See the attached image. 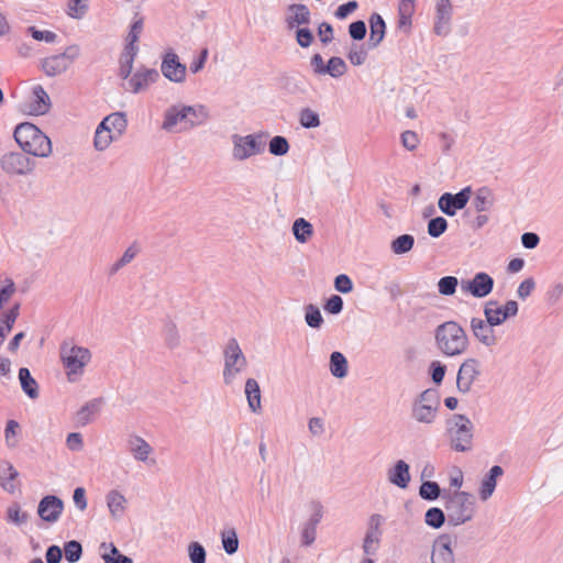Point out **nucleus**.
<instances>
[{"mask_svg": "<svg viewBox=\"0 0 563 563\" xmlns=\"http://www.w3.org/2000/svg\"><path fill=\"white\" fill-rule=\"evenodd\" d=\"M434 341L437 349L448 357L460 356L470 346L465 329L453 320L445 321L435 328Z\"/></svg>", "mask_w": 563, "mask_h": 563, "instance_id": "obj_1", "label": "nucleus"}, {"mask_svg": "<svg viewBox=\"0 0 563 563\" xmlns=\"http://www.w3.org/2000/svg\"><path fill=\"white\" fill-rule=\"evenodd\" d=\"M442 499L449 526L457 527L474 518L476 498L473 494L463 490L445 492L442 495Z\"/></svg>", "mask_w": 563, "mask_h": 563, "instance_id": "obj_2", "label": "nucleus"}, {"mask_svg": "<svg viewBox=\"0 0 563 563\" xmlns=\"http://www.w3.org/2000/svg\"><path fill=\"white\" fill-rule=\"evenodd\" d=\"M13 136L21 150L26 154L47 157L52 153L49 137L33 123L23 122L18 124Z\"/></svg>", "mask_w": 563, "mask_h": 563, "instance_id": "obj_3", "label": "nucleus"}, {"mask_svg": "<svg viewBox=\"0 0 563 563\" xmlns=\"http://www.w3.org/2000/svg\"><path fill=\"white\" fill-rule=\"evenodd\" d=\"M59 356L68 382L76 383L84 375L85 367L91 360V352L87 347L64 341L59 347Z\"/></svg>", "mask_w": 563, "mask_h": 563, "instance_id": "obj_4", "label": "nucleus"}, {"mask_svg": "<svg viewBox=\"0 0 563 563\" xmlns=\"http://www.w3.org/2000/svg\"><path fill=\"white\" fill-rule=\"evenodd\" d=\"M445 424L451 449L456 452L471 451L474 437V426L471 419L465 415L454 413L446 420Z\"/></svg>", "mask_w": 563, "mask_h": 563, "instance_id": "obj_5", "label": "nucleus"}, {"mask_svg": "<svg viewBox=\"0 0 563 563\" xmlns=\"http://www.w3.org/2000/svg\"><path fill=\"white\" fill-rule=\"evenodd\" d=\"M224 368L223 382L225 385H231L236 375L240 374L247 366V361L243 354L239 342L235 338H231L223 351Z\"/></svg>", "mask_w": 563, "mask_h": 563, "instance_id": "obj_6", "label": "nucleus"}, {"mask_svg": "<svg viewBox=\"0 0 563 563\" xmlns=\"http://www.w3.org/2000/svg\"><path fill=\"white\" fill-rule=\"evenodd\" d=\"M267 136L266 133L249 134L241 136L234 134L233 141V157L238 161H244L253 155L261 154L265 150L263 137Z\"/></svg>", "mask_w": 563, "mask_h": 563, "instance_id": "obj_7", "label": "nucleus"}, {"mask_svg": "<svg viewBox=\"0 0 563 563\" xmlns=\"http://www.w3.org/2000/svg\"><path fill=\"white\" fill-rule=\"evenodd\" d=\"M35 162L22 152H8L0 157V167L8 175H27L33 172Z\"/></svg>", "mask_w": 563, "mask_h": 563, "instance_id": "obj_8", "label": "nucleus"}, {"mask_svg": "<svg viewBox=\"0 0 563 563\" xmlns=\"http://www.w3.org/2000/svg\"><path fill=\"white\" fill-rule=\"evenodd\" d=\"M482 375V363L476 357L465 358L459 367L456 388L462 394H468L474 382Z\"/></svg>", "mask_w": 563, "mask_h": 563, "instance_id": "obj_9", "label": "nucleus"}, {"mask_svg": "<svg viewBox=\"0 0 563 563\" xmlns=\"http://www.w3.org/2000/svg\"><path fill=\"white\" fill-rule=\"evenodd\" d=\"M310 66L314 75L324 76L329 75L333 78H339L347 71V65L343 58L332 56L324 63L322 56L316 53L310 58Z\"/></svg>", "mask_w": 563, "mask_h": 563, "instance_id": "obj_10", "label": "nucleus"}, {"mask_svg": "<svg viewBox=\"0 0 563 563\" xmlns=\"http://www.w3.org/2000/svg\"><path fill=\"white\" fill-rule=\"evenodd\" d=\"M472 197V187L466 186L456 194L444 192L438 200V207L442 213L453 217L459 210L466 207Z\"/></svg>", "mask_w": 563, "mask_h": 563, "instance_id": "obj_11", "label": "nucleus"}, {"mask_svg": "<svg viewBox=\"0 0 563 563\" xmlns=\"http://www.w3.org/2000/svg\"><path fill=\"white\" fill-rule=\"evenodd\" d=\"M385 518L379 514H373L367 522V530L363 540L362 549L366 555H375L379 548L383 536L382 525Z\"/></svg>", "mask_w": 563, "mask_h": 563, "instance_id": "obj_12", "label": "nucleus"}, {"mask_svg": "<svg viewBox=\"0 0 563 563\" xmlns=\"http://www.w3.org/2000/svg\"><path fill=\"white\" fill-rule=\"evenodd\" d=\"M494 285V278L485 272H478L473 278L461 282L462 290L474 298L487 297L493 291Z\"/></svg>", "mask_w": 563, "mask_h": 563, "instance_id": "obj_13", "label": "nucleus"}, {"mask_svg": "<svg viewBox=\"0 0 563 563\" xmlns=\"http://www.w3.org/2000/svg\"><path fill=\"white\" fill-rule=\"evenodd\" d=\"M495 327L490 320L473 317L470 321V328L473 336L484 346L493 347L498 343V338L495 333Z\"/></svg>", "mask_w": 563, "mask_h": 563, "instance_id": "obj_14", "label": "nucleus"}, {"mask_svg": "<svg viewBox=\"0 0 563 563\" xmlns=\"http://www.w3.org/2000/svg\"><path fill=\"white\" fill-rule=\"evenodd\" d=\"M161 70L164 77L173 82L180 84L186 79L187 67L180 63L178 55L173 49L166 51L163 55Z\"/></svg>", "mask_w": 563, "mask_h": 563, "instance_id": "obj_15", "label": "nucleus"}, {"mask_svg": "<svg viewBox=\"0 0 563 563\" xmlns=\"http://www.w3.org/2000/svg\"><path fill=\"white\" fill-rule=\"evenodd\" d=\"M64 508L65 504L60 497L45 495L37 505V515L43 521L52 525L59 520Z\"/></svg>", "mask_w": 563, "mask_h": 563, "instance_id": "obj_16", "label": "nucleus"}, {"mask_svg": "<svg viewBox=\"0 0 563 563\" xmlns=\"http://www.w3.org/2000/svg\"><path fill=\"white\" fill-rule=\"evenodd\" d=\"M159 78V74L155 68H146L141 66L128 80L126 90L137 93L145 90L150 84L156 82Z\"/></svg>", "mask_w": 563, "mask_h": 563, "instance_id": "obj_17", "label": "nucleus"}, {"mask_svg": "<svg viewBox=\"0 0 563 563\" xmlns=\"http://www.w3.org/2000/svg\"><path fill=\"white\" fill-rule=\"evenodd\" d=\"M452 539L448 533L440 534L433 542L432 563H455L454 553L451 548Z\"/></svg>", "mask_w": 563, "mask_h": 563, "instance_id": "obj_18", "label": "nucleus"}, {"mask_svg": "<svg viewBox=\"0 0 563 563\" xmlns=\"http://www.w3.org/2000/svg\"><path fill=\"white\" fill-rule=\"evenodd\" d=\"M452 19V4L450 0H437L435 22L433 31L439 36H446L450 33Z\"/></svg>", "mask_w": 563, "mask_h": 563, "instance_id": "obj_19", "label": "nucleus"}, {"mask_svg": "<svg viewBox=\"0 0 563 563\" xmlns=\"http://www.w3.org/2000/svg\"><path fill=\"white\" fill-rule=\"evenodd\" d=\"M287 11L291 14L286 15L285 22L288 30L308 25L311 22V12L306 4L292 3L287 7Z\"/></svg>", "mask_w": 563, "mask_h": 563, "instance_id": "obj_20", "label": "nucleus"}, {"mask_svg": "<svg viewBox=\"0 0 563 563\" xmlns=\"http://www.w3.org/2000/svg\"><path fill=\"white\" fill-rule=\"evenodd\" d=\"M180 123L183 124V128L179 130H189V117L186 111H184V106H172L169 107L164 114V122L162 124V128L165 131L172 132L174 131L175 126Z\"/></svg>", "mask_w": 563, "mask_h": 563, "instance_id": "obj_21", "label": "nucleus"}, {"mask_svg": "<svg viewBox=\"0 0 563 563\" xmlns=\"http://www.w3.org/2000/svg\"><path fill=\"white\" fill-rule=\"evenodd\" d=\"M33 99L27 104L26 112L31 115H43L46 114L51 107V98L45 89L41 85H36L32 89Z\"/></svg>", "mask_w": 563, "mask_h": 563, "instance_id": "obj_22", "label": "nucleus"}, {"mask_svg": "<svg viewBox=\"0 0 563 563\" xmlns=\"http://www.w3.org/2000/svg\"><path fill=\"white\" fill-rule=\"evenodd\" d=\"M369 23V37L366 42V45L369 49H374L379 46L383 42L386 34V23L383 16L373 12L368 19Z\"/></svg>", "mask_w": 563, "mask_h": 563, "instance_id": "obj_23", "label": "nucleus"}, {"mask_svg": "<svg viewBox=\"0 0 563 563\" xmlns=\"http://www.w3.org/2000/svg\"><path fill=\"white\" fill-rule=\"evenodd\" d=\"M19 477V472L15 470L13 464L9 461L0 462V487L9 493L14 494L16 490L15 481Z\"/></svg>", "mask_w": 563, "mask_h": 563, "instance_id": "obj_24", "label": "nucleus"}, {"mask_svg": "<svg viewBox=\"0 0 563 563\" xmlns=\"http://www.w3.org/2000/svg\"><path fill=\"white\" fill-rule=\"evenodd\" d=\"M409 468L404 460L397 461L388 471V481L399 488H407L410 482Z\"/></svg>", "mask_w": 563, "mask_h": 563, "instance_id": "obj_25", "label": "nucleus"}, {"mask_svg": "<svg viewBox=\"0 0 563 563\" xmlns=\"http://www.w3.org/2000/svg\"><path fill=\"white\" fill-rule=\"evenodd\" d=\"M504 474V470L499 465L490 467L488 473L483 477L479 487V497L482 500H487L495 492L497 478Z\"/></svg>", "mask_w": 563, "mask_h": 563, "instance_id": "obj_26", "label": "nucleus"}, {"mask_svg": "<svg viewBox=\"0 0 563 563\" xmlns=\"http://www.w3.org/2000/svg\"><path fill=\"white\" fill-rule=\"evenodd\" d=\"M495 205V198L490 188H478L472 199L471 206L477 213L489 211Z\"/></svg>", "mask_w": 563, "mask_h": 563, "instance_id": "obj_27", "label": "nucleus"}, {"mask_svg": "<svg viewBox=\"0 0 563 563\" xmlns=\"http://www.w3.org/2000/svg\"><path fill=\"white\" fill-rule=\"evenodd\" d=\"M438 412L439 410L434 408L412 401L410 417L419 423L432 424L437 419Z\"/></svg>", "mask_w": 563, "mask_h": 563, "instance_id": "obj_28", "label": "nucleus"}, {"mask_svg": "<svg viewBox=\"0 0 563 563\" xmlns=\"http://www.w3.org/2000/svg\"><path fill=\"white\" fill-rule=\"evenodd\" d=\"M249 407L251 411L258 413L262 410L261 404V388L256 379L247 378L244 389Z\"/></svg>", "mask_w": 563, "mask_h": 563, "instance_id": "obj_29", "label": "nucleus"}, {"mask_svg": "<svg viewBox=\"0 0 563 563\" xmlns=\"http://www.w3.org/2000/svg\"><path fill=\"white\" fill-rule=\"evenodd\" d=\"M65 60L66 59H64L59 54L48 56L42 59V69L47 76L55 77L65 73L69 68V65Z\"/></svg>", "mask_w": 563, "mask_h": 563, "instance_id": "obj_30", "label": "nucleus"}, {"mask_svg": "<svg viewBox=\"0 0 563 563\" xmlns=\"http://www.w3.org/2000/svg\"><path fill=\"white\" fill-rule=\"evenodd\" d=\"M19 382L23 393L31 399H36L38 397V384L31 375V372L27 367H21L19 369Z\"/></svg>", "mask_w": 563, "mask_h": 563, "instance_id": "obj_31", "label": "nucleus"}, {"mask_svg": "<svg viewBox=\"0 0 563 563\" xmlns=\"http://www.w3.org/2000/svg\"><path fill=\"white\" fill-rule=\"evenodd\" d=\"M125 497L118 490L112 489L107 495V505L111 516L114 519H119L122 517L125 510Z\"/></svg>", "mask_w": 563, "mask_h": 563, "instance_id": "obj_32", "label": "nucleus"}, {"mask_svg": "<svg viewBox=\"0 0 563 563\" xmlns=\"http://www.w3.org/2000/svg\"><path fill=\"white\" fill-rule=\"evenodd\" d=\"M103 398H95L86 402L76 413L77 424L86 426L91 421V416L99 411Z\"/></svg>", "mask_w": 563, "mask_h": 563, "instance_id": "obj_33", "label": "nucleus"}, {"mask_svg": "<svg viewBox=\"0 0 563 563\" xmlns=\"http://www.w3.org/2000/svg\"><path fill=\"white\" fill-rule=\"evenodd\" d=\"M349 363L343 353L334 351L330 355V373L335 378H344L347 375Z\"/></svg>", "mask_w": 563, "mask_h": 563, "instance_id": "obj_34", "label": "nucleus"}, {"mask_svg": "<svg viewBox=\"0 0 563 563\" xmlns=\"http://www.w3.org/2000/svg\"><path fill=\"white\" fill-rule=\"evenodd\" d=\"M291 230L295 239L301 244L308 242L313 235V227L305 218L296 219Z\"/></svg>", "mask_w": 563, "mask_h": 563, "instance_id": "obj_35", "label": "nucleus"}, {"mask_svg": "<svg viewBox=\"0 0 563 563\" xmlns=\"http://www.w3.org/2000/svg\"><path fill=\"white\" fill-rule=\"evenodd\" d=\"M484 316L486 319L490 320L494 324L501 325L508 317H506V312L503 306H498L496 300H488L484 306Z\"/></svg>", "mask_w": 563, "mask_h": 563, "instance_id": "obj_36", "label": "nucleus"}, {"mask_svg": "<svg viewBox=\"0 0 563 563\" xmlns=\"http://www.w3.org/2000/svg\"><path fill=\"white\" fill-rule=\"evenodd\" d=\"M162 333L168 349L174 350L180 345V335L176 323L172 319L164 320Z\"/></svg>", "mask_w": 563, "mask_h": 563, "instance_id": "obj_37", "label": "nucleus"}, {"mask_svg": "<svg viewBox=\"0 0 563 563\" xmlns=\"http://www.w3.org/2000/svg\"><path fill=\"white\" fill-rule=\"evenodd\" d=\"M184 111H186L188 113L189 128H195V126L201 125L209 118L208 109L202 104L184 106Z\"/></svg>", "mask_w": 563, "mask_h": 563, "instance_id": "obj_38", "label": "nucleus"}, {"mask_svg": "<svg viewBox=\"0 0 563 563\" xmlns=\"http://www.w3.org/2000/svg\"><path fill=\"white\" fill-rule=\"evenodd\" d=\"M131 452L137 461L145 462L152 452L151 445L141 437H133L129 440Z\"/></svg>", "mask_w": 563, "mask_h": 563, "instance_id": "obj_39", "label": "nucleus"}, {"mask_svg": "<svg viewBox=\"0 0 563 563\" xmlns=\"http://www.w3.org/2000/svg\"><path fill=\"white\" fill-rule=\"evenodd\" d=\"M424 522L432 529H440L448 522L446 510L439 507H431L424 514Z\"/></svg>", "mask_w": 563, "mask_h": 563, "instance_id": "obj_40", "label": "nucleus"}, {"mask_svg": "<svg viewBox=\"0 0 563 563\" xmlns=\"http://www.w3.org/2000/svg\"><path fill=\"white\" fill-rule=\"evenodd\" d=\"M415 238L411 234H401L394 239L390 243V250L396 255H402L412 250Z\"/></svg>", "mask_w": 563, "mask_h": 563, "instance_id": "obj_41", "label": "nucleus"}, {"mask_svg": "<svg viewBox=\"0 0 563 563\" xmlns=\"http://www.w3.org/2000/svg\"><path fill=\"white\" fill-rule=\"evenodd\" d=\"M101 123L107 128H111V131H117L119 135H121L128 126V120L124 112L111 113L106 117Z\"/></svg>", "mask_w": 563, "mask_h": 563, "instance_id": "obj_42", "label": "nucleus"}, {"mask_svg": "<svg viewBox=\"0 0 563 563\" xmlns=\"http://www.w3.org/2000/svg\"><path fill=\"white\" fill-rule=\"evenodd\" d=\"M112 141L113 136L111 134V128H107L100 122L95 133V148L97 151H104L106 148H108Z\"/></svg>", "mask_w": 563, "mask_h": 563, "instance_id": "obj_43", "label": "nucleus"}, {"mask_svg": "<svg viewBox=\"0 0 563 563\" xmlns=\"http://www.w3.org/2000/svg\"><path fill=\"white\" fill-rule=\"evenodd\" d=\"M419 496L423 500L433 501L442 496V490L437 482L423 481L419 487Z\"/></svg>", "mask_w": 563, "mask_h": 563, "instance_id": "obj_44", "label": "nucleus"}, {"mask_svg": "<svg viewBox=\"0 0 563 563\" xmlns=\"http://www.w3.org/2000/svg\"><path fill=\"white\" fill-rule=\"evenodd\" d=\"M413 401L420 402L421 405L429 406L430 408H434L440 410V394L437 388H427L422 393H420Z\"/></svg>", "mask_w": 563, "mask_h": 563, "instance_id": "obj_45", "label": "nucleus"}, {"mask_svg": "<svg viewBox=\"0 0 563 563\" xmlns=\"http://www.w3.org/2000/svg\"><path fill=\"white\" fill-rule=\"evenodd\" d=\"M305 321L312 329H320L324 322L320 309L312 303L305 307Z\"/></svg>", "mask_w": 563, "mask_h": 563, "instance_id": "obj_46", "label": "nucleus"}, {"mask_svg": "<svg viewBox=\"0 0 563 563\" xmlns=\"http://www.w3.org/2000/svg\"><path fill=\"white\" fill-rule=\"evenodd\" d=\"M63 553L68 563H76L82 556V545L77 540H70L65 542Z\"/></svg>", "mask_w": 563, "mask_h": 563, "instance_id": "obj_47", "label": "nucleus"}, {"mask_svg": "<svg viewBox=\"0 0 563 563\" xmlns=\"http://www.w3.org/2000/svg\"><path fill=\"white\" fill-rule=\"evenodd\" d=\"M8 522L14 523L16 526H22L27 522L29 514L21 510V507L18 503H12L7 509Z\"/></svg>", "mask_w": 563, "mask_h": 563, "instance_id": "obj_48", "label": "nucleus"}, {"mask_svg": "<svg viewBox=\"0 0 563 563\" xmlns=\"http://www.w3.org/2000/svg\"><path fill=\"white\" fill-rule=\"evenodd\" d=\"M369 48L365 46V44H352L349 53H347V59L350 63L354 66H361L363 65L367 59V51Z\"/></svg>", "mask_w": 563, "mask_h": 563, "instance_id": "obj_49", "label": "nucleus"}, {"mask_svg": "<svg viewBox=\"0 0 563 563\" xmlns=\"http://www.w3.org/2000/svg\"><path fill=\"white\" fill-rule=\"evenodd\" d=\"M289 143L285 136L276 135L268 143V152L274 156H284L289 152Z\"/></svg>", "mask_w": 563, "mask_h": 563, "instance_id": "obj_50", "label": "nucleus"}, {"mask_svg": "<svg viewBox=\"0 0 563 563\" xmlns=\"http://www.w3.org/2000/svg\"><path fill=\"white\" fill-rule=\"evenodd\" d=\"M222 547L227 554L232 555L239 550V538L234 529L221 533Z\"/></svg>", "mask_w": 563, "mask_h": 563, "instance_id": "obj_51", "label": "nucleus"}, {"mask_svg": "<svg viewBox=\"0 0 563 563\" xmlns=\"http://www.w3.org/2000/svg\"><path fill=\"white\" fill-rule=\"evenodd\" d=\"M299 122L305 129L318 128L321 124L319 114L310 108H303L300 110Z\"/></svg>", "mask_w": 563, "mask_h": 563, "instance_id": "obj_52", "label": "nucleus"}, {"mask_svg": "<svg viewBox=\"0 0 563 563\" xmlns=\"http://www.w3.org/2000/svg\"><path fill=\"white\" fill-rule=\"evenodd\" d=\"M413 12L415 7H407L406 4L398 5V29L404 30L406 33L410 32Z\"/></svg>", "mask_w": 563, "mask_h": 563, "instance_id": "obj_53", "label": "nucleus"}, {"mask_svg": "<svg viewBox=\"0 0 563 563\" xmlns=\"http://www.w3.org/2000/svg\"><path fill=\"white\" fill-rule=\"evenodd\" d=\"M449 223L445 218L439 216L429 220L427 225L428 234L431 238H440L446 230Z\"/></svg>", "mask_w": 563, "mask_h": 563, "instance_id": "obj_54", "label": "nucleus"}, {"mask_svg": "<svg viewBox=\"0 0 563 563\" xmlns=\"http://www.w3.org/2000/svg\"><path fill=\"white\" fill-rule=\"evenodd\" d=\"M459 279L455 276H444L438 282V291L442 296H453L456 291Z\"/></svg>", "mask_w": 563, "mask_h": 563, "instance_id": "obj_55", "label": "nucleus"}, {"mask_svg": "<svg viewBox=\"0 0 563 563\" xmlns=\"http://www.w3.org/2000/svg\"><path fill=\"white\" fill-rule=\"evenodd\" d=\"M428 373L432 382L440 386L444 379L446 373V365L440 361H432L429 365Z\"/></svg>", "mask_w": 563, "mask_h": 563, "instance_id": "obj_56", "label": "nucleus"}, {"mask_svg": "<svg viewBox=\"0 0 563 563\" xmlns=\"http://www.w3.org/2000/svg\"><path fill=\"white\" fill-rule=\"evenodd\" d=\"M102 560L104 563H133V560L121 553L113 543H110V553L102 554Z\"/></svg>", "mask_w": 563, "mask_h": 563, "instance_id": "obj_57", "label": "nucleus"}, {"mask_svg": "<svg viewBox=\"0 0 563 563\" xmlns=\"http://www.w3.org/2000/svg\"><path fill=\"white\" fill-rule=\"evenodd\" d=\"M188 556L191 563H206L207 552L199 542L192 541L188 545Z\"/></svg>", "mask_w": 563, "mask_h": 563, "instance_id": "obj_58", "label": "nucleus"}, {"mask_svg": "<svg viewBox=\"0 0 563 563\" xmlns=\"http://www.w3.org/2000/svg\"><path fill=\"white\" fill-rule=\"evenodd\" d=\"M295 37L301 48H308L314 41L312 31L307 26L296 29Z\"/></svg>", "mask_w": 563, "mask_h": 563, "instance_id": "obj_59", "label": "nucleus"}, {"mask_svg": "<svg viewBox=\"0 0 563 563\" xmlns=\"http://www.w3.org/2000/svg\"><path fill=\"white\" fill-rule=\"evenodd\" d=\"M88 10V0H69L68 14L75 19H81Z\"/></svg>", "mask_w": 563, "mask_h": 563, "instance_id": "obj_60", "label": "nucleus"}, {"mask_svg": "<svg viewBox=\"0 0 563 563\" xmlns=\"http://www.w3.org/2000/svg\"><path fill=\"white\" fill-rule=\"evenodd\" d=\"M367 33L366 24L363 20H357L349 25V35L353 41H362Z\"/></svg>", "mask_w": 563, "mask_h": 563, "instance_id": "obj_61", "label": "nucleus"}, {"mask_svg": "<svg viewBox=\"0 0 563 563\" xmlns=\"http://www.w3.org/2000/svg\"><path fill=\"white\" fill-rule=\"evenodd\" d=\"M324 310L331 314H339L343 310V299L339 295H331L325 303Z\"/></svg>", "mask_w": 563, "mask_h": 563, "instance_id": "obj_62", "label": "nucleus"}, {"mask_svg": "<svg viewBox=\"0 0 563 563\" xmlns=\"http://www.w3.org/2000/svg\"><path fill=\"white\" fill-rule=\"evenodd\" d=\"M334 288L339 292L349 294L353 290V282L347 275L340 274L334 278Z\"/></svg>", "mask_w": 563, "mask_h": 563, "instance_id": "obj_63", "label": "nucleus"}, {"mask_svg": "<svg viewBox=\"0 0 563 563\" xmlns=\"http://www.w3.org/2000/svg\"><path fill=\"white\" fill-rule=\"evenodd\" d=\"M333 32V26L329 22L320 23L318 26V36L320 42L323 45H328L329 43H331L334 38Z\"/></svg>", "mask_w": 563, "mask_h": 563, "instance_id": "obj_64", "label": "nucleus"}]
</instances>
